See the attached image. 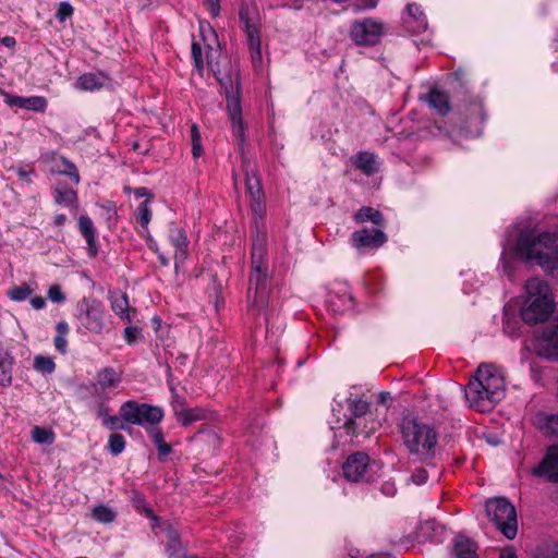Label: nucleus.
Masks as SVG:
<instances>
[{"instance_id": "6e6552de", "label": "nucleus", "mask_w": 558, "mask_h": 558, "mask_svg": "<svg viewBox=\"0 0 558 558\" xmlns=\"http://www.w3.org/2000/svg\"><path fill=\"white\" fill-rule=\"evenodd\" d=\"M77 320L86 331L101 333L105 328L104 310L99 302L84 299L78 304Z\"/></svg>"}, {"instance_id": "412c9836", "label": "nucleus", "mask_w": 558, "mask_h": 558, "mask_svg": "<svg viewBox=\"0 0 558 558\" xmlns=\"http://www.w3.org/2000/svg\"><path fill=\"white\" fill-rule=\"evenodd\" d=\"M534 425L545 434L558 435V414L537 413L533 418Z\"/></svg>"}, {"instance_id": "ddd939ff", "label": "nucleus", "mask_w": 558, "mask_h": 558, "mask_svg": "<svg viewBox=\"0 0 558 558\" xmlns=\"http://www.w3.org/2000/svg\"><path fill=\"white\" fill-rule=\"evenodd\" d=\"M348 402V408L352 417L344 423L343 428L347 434L351 436H359L357 429L362 425V418L368 414L369 404L363 399H349Z\"/></svg>"}, {"instance_id": "864d4df0", "label": "nucleus", "mask_w": 558, "mask_h": 558, "mask_svg": "<svg viewBox=\"0 0 558 558\" xmlns=\"http://www.w3.org/2000/svg\"><path fill=\"white\" fill-rule=\"evenodd\" d=\"M208 10L213 16H217L220 12V3L219 0H205Z\"/></svg>"}, {"instance_id": "58836bf2", "label": "nucleus", "mask_w": 558, "mask_h": 558, "mask_svg": "<svg viewBox=\"0 0 558 558\" xmlns=\"http://www.w3.org/2000/svg\"><path fill=\"white\" fill-rule=\"evenodd\" d=\"M34 367L43 374H51L56 365L51 357L37 355L34 360Z\"/></svg>"}, {"instance_id": "79ce46f5", "label": "nucleus", "mask_w": 558, "mask_h": 558, "mask_svg": "<svg viewBox=\"0 0 558 558\" xmlns=\"http://www.w3.org/2000/svg\"><path fill=\"white\" fill-rule=\"evenodd\" d=\"M60 161L63 166V168L60 169V172L70 177L74 183L77 184L80 182V174L75 165L64 158H61Z\"/></svg>"}, {"instance_id": "774afa93", "label": "nucleus", "mask_w": 558, "mask_h": 558, "mask_svg": "<svg viewBox=\"0 0 558 558\" xmlns=\"http://www.w3.org/2000/svg\"><path fill=\"white\" fill-rule=\"evenodd\" d=\"M160 259H161V263H162L163 265H167V264H168V262H167V259H166L165 257H160Z\"/></svg>"}, {"instance_id": "69168bd1", "label": "nucleus", "mask_w": 558, "mask_h": 558, "mask_svg": "<svg viewBox=\"0 0 558 558\" xmlns=\"http://www.w3.org/2000/svg\"><path fill=\"white\" fill-rule=\"evenodd\" d=\"M65 220H66L65 215H62V214L61 215H57L54 217V225L56 226H62L65 222Z\"/></svg>"}, {"instance_id": "bf43d9fd", "label": "nucleus", "mask_w": 558, "mask_h": 558, "mask_svg": "<svg viewBox=\"0 0 558 558\" xmlns=\"http://www.w3.org/2000/svg\"><path fill=\"white\" fill-rule=\"evenodd\" d=\"M97 413H98V416L102 418V421L110 416L109 409L104 403H100L98 405Z\"/></svg>"}, {"instance_id": "4c0bfd02", "label": "nucleus", "mask_w": 558, "mask_h": 558, "mask_svg": "<svg viewBox=\"0 0 558 558\" xmlns=\"http://www.w3.org/2000/svg\"><path fill=\"white\" fill-rule=\"evenodd\" d=\"M32 438L35 442L41 444V445L43 444L50 445L53 442V439H54L52 432L41 428L39 426H35L32 429Z\"/></svg>"}, {"instance_id": "4d7b16f0", "label": "nucleus", "mask_w": 558, "mask_h": 558, "mask_svg": "<svg viewBox=\"0 0 558 558\" xmlns=\"http://www.w3.org/2000/svg\"><path fill=\"white\" fill-rule=\"evenodd\" d=\"M191 141L192 143L201 142V133L195 123L191 125Z\"/></svg>"}, {"instance_id": "9b49d317", "label": "nucleus", "mask_w": 558, "mask_h": 558, "mask_svg": "<svg viewBox=\"0 0 558 558\" xmlns=\"http://www.w3.org/2000/svg\"><path fill=\"white\" fill-rule=\"evenodd\" d=\"M369 458L366 453L355 452L348 457L342 470L343 475L351 482H364L367 480Z\"/></svg>"}, {"instance_id": "393cba45", "label": "nucleus", "mask_w": 558, "mask_h": 558, "mask_svg": "<svg viewBox=\"0 0 558 558\" xmlns=\"http://www.w3.org/2000/svg\"><path fill=\"white\" fill-rule=\"evenodd\" d=\"M107 77L101 73H86L78 77L77 87L82 90H96L102 88L107 83Z\"/></svg>"}, {"instance_id": "e2e57ef3", "label": "nucleus", "mask_w": 558, "mask_h": 558, "mask_svg": "<svg viewBox=\"0 0 558 558\" xmlns=\"http://www.w3.org/2000/svg\"><path fill=\"white\" fill-rule=\"evenodd\" d=\"M499 558H518L512 549H505L500 553Z\"/></svg>"}, {"instance_id": "7c9ffc66", "label": "nucleus", "mask_w": 558, "mask_h": 558, "mask_svg": "<svg viewBox=\"0 0 558 558\" xmlns=\"http://www.w3.org/2000/svg\"><path fill=\"white\" fill-rule=\"evenodd\" d=\"M54 199L58 204L69 207L76 204L77 195L76 192L66 184L59 183L54 190Z\"/></svg>"}, {"instance_id": "6ab92c4d", "label": "nucleus", "mask_w": 558, "mask_h": 558, "mask_svg": "<svg viewBox=\"0 0 558 558\" xmlns=\"http://www.w3.org/2000/svg\"><path fill=\"white\" fill-rule=\"evenodd\" d=\"M169 239L171 244L175 248L174 253V263L175 267H178L179 264L183 263L187 255V238L185 234V231L181 228L174 227L170 229Z\"/></svg>"}, {"instance_id": "aec40b11", "label": "nucleus", "mask_w": 558, "mask_h": 558, "mask_svg": "<svg viewBox=\"0 0 558 558\" xmlns=\"http://www.w3.org/2000/svg\"><path fill=\"white\" fill-rule=\"evenodd\" d=\"M241 20L244 22V32L246 34L248 47L252 54V60L254 63L260 62L262 50L259 32L254 24H252L248 20L244 19L243 13H241Z\"/></svg>"}, {"instance_id": "0eeeda50", "label": "nucleus", "mask_w": 558, "mask_h": 558, "mask_svg": "<svg viewBox=\"0 0 558 558\" xmlns=\"http://www.w3.org/2000/svg\"><path fill=\"white\" fill-rule=\"evenodd\" d=\"M120 416L126 423L140 426L156 425L163 416L162 410L146 403L130 400L120 407Z\"/></svg>"}, {"instance_id": "052dcab7", "label": "nucleus", "mask_w": 558, "mask_h": 558, "mask_svg": "<svg viewBox=\"0 0 558 558\" xmlns=\"http://www.w3.org/2000/svg\"><path fill=\"white\" fill-rule=\"evenodd\" d=\"M192 153L194 158H198L203 154L201 142L192 143Z\"/></svg>"}, {"instance_id": "5701e85b", "label": "nucleus", "mask_w": 558, "mask_h": 558, "mask_svg": "<svg viewBox=\"0 0 558 558\" xmlns=\"http://www.w3.org/2000/svg\"><path fill=\"white\" fill-rule=\"evenodd\" d=\"M427 101L432 108H434L439 114L445 116L447 114L451 107L449 102V96L447 93L438 89L433 88L430 89Z\"/></svg>"}, {"instance_id": "a19ab883", "label": "nucleus", "mask_w": 558, "mask_h": 558, "mask_svg": "<svg viewBox=\"0 0 558 558\" xmlns=\"http://www.w3.org/2000/svg\"><path fill=\"white\" fill-rule=\"evenodd\" d=\"M32 292L33 290L27 284H22L10 289L8 295L11 300L21 302L26 300L32 294Z\"/></svg>"}, {"instance_id": "338daca9", "label": "nucleus", "mask_w": 558, "mask_h": 558, "mask_svg": "<svg viewBox=\"0 0 558 558\" xmlns=\"http://www.w3.org/2000/svg\"><path fill=\"white\" fill-rule=\"evenodd\" d=\"M388 398H389V393H387V392H381V393L379 395V400H380V402H383V403H385V402L387 401V399H388Z\"/></svg>"}, {"instance_id": "603ef678", "label": "nucleus", "mask_w": 558, "mask_h": 558, "mask_svg": "<svg viewBox=\"0 0 558 558\" xmlns=\"http://www.w3.org/2000/svg\"><path fill=\"white\" fill-rule=\"evenodd\" d=\"M16 172H17V175L20 177V179H22L24 182H26L27 184L32 183L31 175L34 173V169L32 167L19 168L16 170Z\"/></svg>"}, {"instance_id": "3c124183", "label": "nucleus", "mask_w": 558, "mask_h": 558, "mask_svg": "<svg viewBox=\"0 0 558 558\" xmlns=\"http://www.w3.org/2000/svg\"><path fill=\"white\" fill-rule=\"evenodd\" d=\"M138 333L140 329L137 327L129 326L124 329V339L129 344H134Z\"/></svg>"}, {"instance_id": "dca6fc26", "label": "nucleus", "mask_w": 558, "mask_h": 558, "mask_svg": "<svg viewBox=\"0 0 558 558\" xmlns=\"http://www.w3.org/2000/svg\"><path fill=\"white\" fill-rule=\"evenodd\" d=\"M3 101L10 107H17L31 111L43 112L47 107V100L41 96L22 97L0 90Z\"/></svg>"}, {"instance_id": "2f4dec72", "label": "nucleus", "mask_w": 558, "mask_h": 558, "mask_svg": "<svg viewBox=\"0 0 558 558\" xmlns=\"http://www.w3.org/2000/svg\"><path fill=\"white\" fill-rule=\"evenodd\" d=\"M13 357L8 352H0V385L7 387L12 383Z\"/></svg>"}, {"instance_id": "6e6d98bb", "label": "nucleus", "mask_w": 558, "mask_h": 558, "mask_svg": "<svg viewBox=\"0 0 558 558\" xmlns=\"http://www.w3.org/2000/svg\"><path fill=\"white\" fill-rule=\"evenodd\" d=\"M31 304L35 310H41L44 308L46 302L45 299L41 296H34L31 299Z\"/></svg>"}, {"instance_id": "a18cd8bd", "label": "nucleus", "mask_w": 558, "mask_h": 558, "mask_svg": "<svg viewBox=\"0 0 558 558\" xmlns=\"http://www.w3.org/2000/svg\"><path fill=\"white\" fill-rule=\"evenodd\" d=\"M122 417L121 416H109L106 420L102 421V424L105 427H107L110 430L116 429H124V425L122 424Z\"/></svg>"}, {"instance_id": "423d86ee", "label": "nucleus", "mask_w": 558, "mask_h": 558, "mask_svg": "<svg viewBox=\"0 0 558 558\" xmlns=\"http://www.w3.org/2000/svg\"><path fill=\"white\" fill-rule=\"evenodd\" d=\"M486 513L496 527L509 539H513L518 531L517 512L508 499L497 497L486 502Z\"/></svg>"}, {"instance_id": "a878e982", "label": "nucleus", "mask_w": 558, "mask_h": 558, "mask_svg": "<svg viewBox=\"0 0 558 558\" xmlns=\"http://www.w3.org/2000/svg\"><path fill=\"white\" fill-rule=\"evenodd\" d=\"M78 228L83 236L86 239L89 251L94 256L97 252L95 227L92 219L88 216L82 215L78 218Z\"/></svg>"}, {"instance_id": "2eb2a0df", "label": "nucleus", "mask_w": 558, "mask_h": 558, "mask_svg": "<svg viewBox=\"0 0 558 558\" xmlns=\"http://www.w3.org/2000/svg\"><path fill=\"white\" fill-rule=\"evenodd\" d=\"M532 473L535 476H545L551 482H558V445L547 449L545 457Z\"/></svg>"}, {"instance_id": "ea45409f", "label": "nucleus", "mask_w": 558, "mask_h": 558, "mask_svg": "<svg viewBox=\"0 0 558 558\" xmlns=\"http://www.w3.org/2000/svg\"><path fill=\"white\" fill-rule=\"evenodd\" d=\"M125 448V439L124 436L121 434H111L108 441V449L109 451L118 456L120 454Z\"/></svg>"}, {"instance_id": "c756f323", "label": "nucleus", "mask_w": 558, "mask_h": 558, "mask_svg": "<svg viewBox=\"0 0 558 558\" xmlns=\"http://www.w3.org/2000/svg\"><path fill=\"white\" fill-rule=\"evenodd\" d=\"M354 163L360 170H362L367 175L374 174L378 170L376 157L372 153H360L356 156Z\"/></svg>"}, {"instance_id": "f704fd0d", "label": "nucleus", "mask_w": 558, "mask_h": 558, "mask_svg": "<svg viewBox=\"0 0 558 558\" xmlns=\"http://www.w3.org/2000/svg\"><path fill=\"white\" fill-rule=\"evenodd\" d=\"M423 464H424V466L414 469V471L411 475L412 482L416 485H422L427 481V478L429 476V471H433L434 475H436V476L439 475V473H440L437 470L436 465L434 468H429L426 465V463H423Z\"/></svg>"}, {"instance_id": "5fc2aeb1", "label": "nucleus", "mask_w": 558, "mask_h": 558, "mask_svg": "<svg viewBox=\"0 0 558 558\" xmlns=\"http://www.w3.org/2000/svg\"><path fill=\"white\" fill-rule=\"evenodd\" d=\"M157 451L159 459L165 460L166 457L171 452V447L167 442H163L157 447Z\"/></svg>"}, {"instance_id": "a211bd4d", "label": "nucleus", "mask_w": 558, "mask_h": 558, "mask_svg": "<svg viewBox=\"0 0 558 558\" xmlns=\"http://www.w3.org/2000/svg\"><path fill=\"white\" fill-rule=\"evenodd\" d=\"M121 381V376L112 368L106 367L98 372L94 392L97 397L104 398L108 389L114 388Z\"/></svg>"}, {"instance_id": "39448f33", "label": "nucleus", "mask_w": 558, "mask_h": 558, "mask_svg": "<svg viewBox=\"0 0 558 558\" xmlns=\"http://www.w3.org/2000/svg\"><path fill=\"white\" fill-rule=\"evenodd\" d=\"M265 253V235L258 234L252 246V271L247 290L248 308L257 313L266 308L269 301L267 268L264 267Z\"/></svg>"}, {"instance_id": "b1692460", "label": "nucleus", "mask_w": 558, "mask_h": 558, "mask_svg": "<svg viewBox=\"0 0 558 558\" xmlns=\"http://www.w3.org/2000/svg\"><path fill=\"white\" fill-rule=\"evenodd\" d=\"M111 308L121 318L131 322V308L125 293L114 292L110 295ZM135 311H133L134 313Z\"/></svg>"}, {"instance_id": "f03ea898", "label": "nucleus", "mask_w": 558, "mask_h": 558, "mask_svg": "<svg viewBox=\"0 0 558 558\" xmlns=\"http://www.w3.org/2000/svg\"><path fill=\"white\" fill-rule=\"evenodd\" d=\"M464 392L471 408L480 412L488 411L505 396L504 376L494 365L482 364Z\"/></svg>"}, {"instance_id": "f8f14e48", "label": "nucleus", "mask_w": 558, "mask_h": 558, "mask_svg": "<svg viewBox=\"0 0 558 558\" xmlns=\"http://www.w3.org/2000/svg\"><path fill=\"white\" fill-rule=\"evenodd\" d=\"M227 109L232 122L233 134L240 142H243L244 124L241 118L242 109L238 88L227 89Z\"/></svg>"}, {"instance_id": "72a5a7b5", "label": "nucleus", "mask_w": 558, "mask_h": 558, "mask_svg": "<svg viewBox=\"0 0 558 558\" xmlns=\"http://www.w3.org/2000/svg\"><path fill=\"white\" fill-rule=\"evenodd\" d=\"M359 222L372 221L374 225L383 223V215L372 207H362L355 215Z\"/></svg>"}, {"instance_id": "37998d69", "label": "nucleus", "mask_w": 558, "mask_h": 558, "mask_svg": "<svg viewBox=\"0 0 558 558\" xmlns=\"http://www.w3.org/2000/svg\"><path fill=\"white\" fill-rule=\"evenodd\" d=\"M379 425H380V423L378 421L373 420V418L369 420L368 417L364 416L362 418V425L357 429L359 435L364 434L365 436H368L371 433L375 432Z\"/></svg>"}, {"instance_id": "c85d7f7f", "label": "nucleus", "mask_w": 558, "mask_h": 558, "mask_svg": "<svg viewBox=\"0 0 558 558\" xmlns=\"http://www.w3.org/2000/svg\"><path fill=\"white\" fill-rule=\"evenodd\" d=\"M166 537V550L170 557L179 556L182 550V545L178 532L171 526L166 525L162 529Z\"/></svg>"}, {"instance_id": "4468645a", "label": "nucleus", "mask_w": 558, "mask_h": 558, "mask_svg": "<svg viewBox=\"0 0 558 558\" xmlns=\"http://www.w3.org/2000/svg\"><path fill=\"white\" fill-rule=\"evenodd\" d=\"M246 191L251 198L252 211L255 216L262 218L265 213L264 195L262 185L257 175L245 170Z\"/></svg>"}, {"instance_id": "f257e3e1", "label": "nucleus", "mask_w": 558, "mask_h": 558, "mask_svg": "<svg viewBox=\"0 0 558 558\" xmlns=\"http://www.w3.org/2000/svg\"><path fill=\"white\" fill-rule=\"evenodd\" d=\"M400 433L413 461L434 468L438 451V432L435 426L418 417L407 415L400 424Z\"/></svg>"}, {"instance_id": "cd10ccee", "label": "nucleus", "mask_w": 558, "mask_h": 558, "mask_svg": "<svg viewBox=\"0 0 558 558\" xmlns=\"http://www.w3.org/2000/svg\"><path fill=\"white\" fill-rule=\"evenodd\" d=\"M408 20L407 23L412 25L414 32L421 33L427 28V21L420 7L416 4H409L407 7Z\"/></svg>"}, {"instance_id": "0e129e2a", "label": "nucleus", "mask_w": 558, "mask_h": 558, "mask_svg": "<svg viewBox=\"0 0 558 558\" xmlns=\"http://www.w3.org/2000/svg\"><path fill=\"white\" fill-rule=\"evenodd\" d=\"M0 41L5 46V47H13L15 45V39L13 37H10V36H5L3 38H0Z\"/></svg>"}, {"instance_id": "09e8293b", "label": "nucleus", "mask_w": 558, "mask_h": 558, "mask_svg": "<svg viewBox=\"0 0 558 558\" xmlns=\"http://www.w3.org/2000/svg\"><path fill=\"white\" fill-rule=\"evenodd\" d=\"M148 435L151 439V441L155 444L156 447L160 446L165 442L163 434L160 428L155 427L154 425H150L147 428Z\"/></svg>"}, {"instance_id": "e433bc0d", "label": "nucleus", "mask_w": 558, "mask_h": 558, "mask_svg": "<svg viewBox=\"0 0 558 558\" xmlns=\"http://www.w3.org/2000/svg\"><path fill=\"white\" fill-rule=\"evenodd\" d=\"M93 518L100 523H110L114 520L116 514L110 508L100 505L93 509Z\"/></svg>"}, {"instance_id": "bb28decb", "label": "nucleus", "mask_w": 558, "mask_h": 558, "mask_svg": "<svg viewBox=\"0 0 558 558\" xmlns=\"http://www.w3.org/2000/svg\"><path fill=\"white\" fill-rule=\"evenodd\" d=\"M453 553L456 558H477L475 544L462 535L456 537Z\"/></svg>"}, {"instance_id": "20e7f679", "label": "nucleus", "mask_w": 558, "mask_h": 558, "mask_svg": "<svg viewBox=\"0 0 558 558\" xmlns=\"http://www.w3.org/2000/svg\"><path fill=\"white\" fill-rule=\"evenodd\" d=\"M554 307L555 301L549 284L537 277L529 279L520 308L523 322L529 325L542 323L551 315Z\"/></svg>"}, {"instance_id": "de8ad7c7", "label": "nucleus", "mask_w": 558, "mask_h": 558, "mask_svg": "<svg viewBox=\"0 0 558 558\" xmlns=\"http://www.w3.org/2000/svg\"><path fill=\"white\" fill-rule=\"evenodd\" d=\"M48 299L53 303H63L65 296L62 293L60 287L58 284H53L48 290Z\"/></svg>"}, {"instance_id": "1a4fd4ad", "label": "nucleus", "mask_w": 558, "mask_h": 558, "mask_svg": "<svg viewBox=\"0 0 558 558\" xmlns=\"http://www.w3.org/2000/svg\"><path fill=\"white\" fill-rule=\"evenodd\" d=\"M381 35L383 24L372 19L355 22L351 27V37L360 46L375 45Z\"/></svg>"}, {"instance_id": "49530a36", "label": "nucleus", "mask_w": 558, "mask_h": 558, "mask_svg": "<svg viewBox=\"0 0 558 558\" xmlns=\"http://www.w3.org/2000/svg\"><path fill=\"white\" fill-rule=\"evenodd\" d=\"M192 58L194 60L195 66L201 72L204 68L203 59H202V47L197 43L192 44Z\"/></svg>"}, {"instance_id": "7ed1b4c3", "label": "nucleus", "mask_w": 558, "mask_h": 558, "mask_svg": "<svg viewBox=\"0 0 558 558\" xmlns=\"http://www.w3.org/2000/svg\"><path fill=\"white\" fill-rule=\"evenodd\" d=\"M515 254L524 259L534 260L558 278V234L524 231L520 234Z\"/></svg>"}, {"instance_id": "13d9d810", "label": "nucleus", "mask_w": 558, "mask_h": 558, "mask_svg": "<svg viewBox=\"0 0 558 558\" xmlns=\"http://www.w3.org/2000/svg\"><path fill=\"white\" fill-rule=\"evenodd\" d=\"M134 195L138 198L147 196V199H150L151 195L146 187H136L134 190Z\"/></svg>"}, {"instance_id": "f3484780", "label": "nucleus", "mask_w": 558, "mask_h": 558, "mask_svg": "<svg viewBox=\"0 0 558 558\" xmlns=\"http://www.w3.org/2000/svg\"><path fill=\"white\" fill-rule=\"evenodd\" d=\"M351 241H352L353 246L356 248H362V247L377 248V247L381 246L387 241V236L380 230L362 229V230L355 231L352 234Z\"/></svg>"}, {"instance_id": "473e14b6", "label": "nucleus", "mask_w": 558, "mask_h": 558, "mask_svg": "<svg viewBox=\"0 0 558 558\" xmlns=\"http://www.w3.org/2000/svg\"><path fill=\"white\" fill-rule=\"evenodd\" d=\"M56 330H57L58 335L54 338V347L59 352L64 354L66 352V347H68V340H66V335L69 332L68 323L64 320L59 322L56 326Z\"/></svg>"}, {"instance_id": "c9c22d12", "label": "nucleus", "mask_w": 558, "mask_h": 558, "mask_svg": "<svg viewBox=\"0 0 558 558\" xmlns=\"http://www.w3.org/2000/svg\"><path fill=\"white\" fill-rule=\"evenodd\" d=\"M148 203L149 199L142 202L136 209V219L146 231L151 219V210L148 207Z\"/></svg>"}, {"instance_id": "8fccbe9b", "label": "nucleus", "mask_w": 558, "mask_h": 558, "mask_svg": "<svg viewBox=\"0 0 558 558\" xmlns=\"http://www.w3.org/2000/svg\"><path fill=\"white\" fill-rule=\"evenodd\" d=\"M534 558H558V544L537 550Z\"/></svg>"}, {"instance_id": "9d476101", "label": "nucleus", "mask_w": 558, "mask_h": 558, "mask_svg": "<svg viewBox=\"0 0 558 558\" xmlns=\"http://www.w3.org/2000/svg\"><path fill=\"white\" fill-rule=\"evenodd\" d=\"M535 351L550 360L558 359V317L550 322L535 339Z\"/></svg>"}, {"instance_id": "680f3d73", "label": "nucleus", "mask_w": 558, "mask_h": 558, "mask_svg": "<svg viewBox=\"0 0 558 558\" xmlns=\"http://www.w3.org/2000/svg\"><path fill=\"white\" fill-rule=\"evenodd\" d=\"M178 407H185V404H184V401L182 399H180L178 396H175L174 400L172 402V408H173V412H174L175 416H177V408Z\"/></svg>"}, {"instance_id": "4be33fe9", "label": "nucleus", "mask_w": 558, "mask_h": 558, "mask_svg": "<svg viewBox=\"0 0 558 558\" xmlns=\"http://www.w3.org/2000/svg\"><path fill=\"white\" fill-rule=\"evenodd\" d=\"M207 417V413L199 408H177V420L182 426H189L194 422L203 421Z\"/></svg>"}, {"instance_id": "c03bdc74", "label": "nucleus", "mask_w": 558, "mask_h": 558, "mask_svg": "<svg viewBox=\"0 0 558 558\" xmlns=\"http://www.w3.org/2000/svg\"><path fill=\"white\" fill-rule=\"evenodd\" d=\"M73 14V8L68 2H61L56 13V17L60 22H64L68 17Z\"/></svg>"}]
</instances>
